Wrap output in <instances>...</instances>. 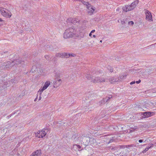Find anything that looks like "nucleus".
<instances>
[{
    "label": "nucleus",
    "mask_w": 156,
    "mask_h": 156,
    "mask_svg": "<svg viewBox=\"0 0 156 156\" xmlns=\"http://www.w3.org/2000/svg\"><path fill=\"white\" fill-rule=\"evenodd\" d=\"M62 83V80L61 79H59L56 80L54 83V87L57 88L59 87Z\"/></svg>",
    "instance_id": "ddd939ff"
},
{
    "label": "nucleus",
    "mask_w": 156,
    "mask_h": 156,
    "mask_svg": "<svg viewBox=\"0 0 156 156\" xmlns=\"http://www.w3.org/2000/svg\"><path fill=\"white\" fill-rule=\"evenodd\" d=\"M69 55L66 53H58L55 55V56L58 57H68Z\"/></svg>",
    "instance_id": "9b49d317"
},
{
    "label": "nucleus",
    "mask_w": 156,
    "mask_h": 156,
    "mask_svg": "<svg viewBox=\"0 0 156 156\" xmlns=\"http://www.w3.org/2000/svg\"><path fill=\"white\" fill-rule=\"evenodd\" d=\"M0 12L3 16L9 18L11 17L12 15L11 12L9 10L5 8L1 7L0 8Z\"/></svg>",
    "instance_id": "7ed1b4c3"
},
{
    "label": "nucleus",
    "mask_w": 156,
    "mask_h": 156,
    "mask_svg": "<svg viewBox=\"0 0 156 156\" xmlns=\"http://www.w3.org/2000/svg\"><path fill=\"white\" fill-rule=\"evenodd\" d=\"M93 36L94 38H96V36L95 35H93Z\"/></svg>",
    "instance_id": "37998d69"
},
{
    "label": "nucleus",
    "mask_w": 156,
    "mask_h": 156,
    "mask_svg": "<svg viewBox=\"0 0 156 156\" xmlns=\"http://www.w3.org/2000/svg\"><path fill=\"white\" fill-rule=\"evenodd\" d=\"M142 115V117L144 118H146L153 115L154 113L153 112H147L141 113Z\"/></svg>",
    "instance_id": "9d476101"
},
{
    "label": "nucleus",
    "mask_w": 156,
    "mask_h": 156,
    "mask_svg": "<svg viewBox=\"0 0 156 156\" xmlns=\"http://www.w3.org/2000/svg\"><path fill=\"white\" fill-rule=\"evenodd\" d=\"M139 143H142V142H143V140H139Z\"/></svg>",
    "instance_id": "c9c22d12"
},
{
    "label": "nucleus",
    "mask_w": 156,
    "mask_h": 156,
    "mask_svg": "<svg viewBox=\"0 0 156 156\" xmlns=\"http://www.w3.org/2000/svg\"><path fill=\"white\" fill-rule=\"evenodd\" d=\"M38 95H37L36 98L34 100V101H37V99L38 98Z\"/></svg>",
    "instance_id": "72a5a7b5"
},
{
    "label": "nucleus",
    "mask_w": 156,
    "mask_h": 156,
    "mask_svg": "<svg viewBox=\"0 0 156 156\" xmlns=\"http://www.w3.org/2000/svg\"><path fill=\"white\" fill-rule=\"evenodd\" d=\"M100 43H102V41L101 40V41H100Z\"/></svg>",
    "instance_id": "a18cd8bd"
},
{
    "label": "nucleus",
    "mask_w": 156,
    "mask_h": 156,
    "mask_svg": "<svg viewBox=\"0 0 156 156\" xmlns=\"http://www.w3.org/2000/svg\"><path fill=\"white\" fill-rule=\"evenodd\" d=\"M17 150L16 149H14L10 153L11 156H20V154L17 152Z\"/></svg>",
    "instance_id": "2eb2a0df"
},
{
    "label": "nucleus",
    "mask_w": 156,
    "mask_h": 156,
    "mask_svg": "<svg viewBox=\"0 0 156 156\" xmlns=\"http://www.w3.org/2000/svg\"><path fill=\"white\" fill-rule=\"evenodd\" d=\"M135 128H131V129H130V131H129V132H133V131H134V130L136 129L137 128V127H134Z\"/></svg>",
    "instance_id": "5701e85b"
},
{
    "label": "nucleus",
    "mask_w": 156,
    "mask_h": 156,
    "mask_svg": "<svg viewBox=\"0 0 156 156\" xmlns=\"http://www.w3.org/2000/svg\"><path fill=\"white\" fill-rule=\"evenodd\" d=\"M138 3V1L136 0L133 2L130 5H125L122 7L123 10L126 12L131 11L135 8Z\"/></svg>",
    "instance_id": "f03ea898"
},
{
    "label": "nucleus",
    "mask_w": 156,
    "mask_h": 156,
    "mask_svg": "<svg viewBox=\"0 0 156 156\" xmlns=\"http://www.w3.org/2000/svg\"><path fill=\"white\" fill-rule=\"evenodd\" d=\"M82 30L78 27H71L66 29L63 34L64 38L67 39L73 37H77L81 36Z\"/></svg>",
    "instance_id": "f257e3e1"
},
{
    "label": "nucleus",
    "mask_w": 156,
    "mask_h": 156,
    "mask_svg": "<svg viewBox=\"0 0 156 156\" xmlns=\"http://www.w3.org/2000/svg\"><path fill=\"white\" fill-rule=\"evenodd\" d=\"M33 154L34 156H41V151L40 150H38L33 153Z\"/></svg>",
    "instance_id": "f3484780"
},
{
    "label": "nucleus",
    "mask_w": 156,
    "mask_h": 156,
    "mask_svg": "<svg viewBox=\"0 0 156 156\" xmlns=\"http://www.w3.org/2000/svg\"><path fill=\"white\" fill-rule=\"evenodd\" d=\"M98 72H97V73L98 74Z\"/></svg>",
    "instance_id": "de8ad7c7"
},
{
    "label": "nucleus",
    "mask_w": 156,
    "mask_h": 156,
    "mask_svg": "<svg viewBox=\"0 0 156 156\" xmlns=\"http://www.w3.org/2000/svg\"><path fill=\"white\" fill-rule=\"evenodd\" d=\"M68 54L69 55L68 57H66L67 58H68L70 56L71 57H74L76 56V55L74 54H69L68 53Z\"/></svg>",
    "instance_id": "4be33fe9"
},
{
    "label": "nucleus",
    "mask_w": 156,
    "mask_h": 156,
    "mask_svg": "<svg viewBox=\"0 0 156 156\" xmlns=\"http://www.w3.org/2000/svg\"><path fill=\"white\" fill-rule=\"evenodd\" d=\"M155 44H156V43Z\"/></svg>",
    "instance_id": "8fccbe9b"
},
{
    "label": "nucleus",
    "mask_w": 156,
    "mask_h": 156,
    "mask_svg": "<svg viewBox=\"0 0 156 156\" xmlns=\"http://www.w3.org/2000/svg\"><path fill=\"white\" fill-rule=\"evenodd\" d=\"M83 3L84 5H86V7L88 10V13L90 15L92 14L95 10V8L92 6L91 5L89 4L88 2H83Z\"/></svg>",
    "instance_id": "39448f33"
},
{
    "label": "nucleus",
    "mask_w": 156,
    "mask_h": 156,
    "mask_svg": "<svg viewBox=\"0 0 156 156\" xmlns=\"http://www.w3.org/2000/svg\"><path fill=\"white\" fill-rule=\"evenodd\" d=\"M109 150H116V147H110L109 148Z\"/></svg>",
    "instance_id": "cd10ccee"
},
{
    "label": "nucleus",
    "mask_w": 156,
    "mask_h": 156,
    "mask_svg": "<svg viewBox=\"0 0 156 156\" xmlns=\"http://www.w3.org/2000/svg\"><path fill=\"white\" fill-rule=\"evenodd\" d=\"M74 146H75V147H77L78 150H79V149L81 148V147L79 145H75Z\"/></svg>",
    "instance_id": "393cba45"
},
{
    "label": "nucleus",
    "mask_w": 156,
    "mask_h": 156,
    "mask_svg": "<svg viewBox=\"0 0 156 156\" xmlns=\"http://www.w3.org/2000/svg\"><path fill=\"white\" fill-rule=\"evenodd\" d=\"M109 70H110V72H113V69H109Z\"/></svg>",
    "instance_id": "4c0bfd02"
},
{
    "label": "nucleus",
    "mask_w": 156,
    "mask_h": 156,
    "mask_svg": "<svg viewBox=\"0 0 156 156\" xmlns=\"http://www.w3.org/2000/svg\"><path fill=\"white\" fill-rule=\"evenodd\" d=\"M89 35L91 37L92 35V33H91V32L89 34Z\"/></svg>",
    "instance_id": "ea45409f"
},
{
    "label": "nucleus",
    "mask_w": 156,
    "mask_h": 156,
    "mask_svg": "<svg viewBox=\"0 0 156 156\" xmlns=\"http://www.w3.org/2000/svg\"><path fill=\"white\" fill-rule=\"evenodd\" d=\"M95 32V30H92L91 31V33H94V32Z\"/></svg>",
    "instance_id": "e433bc0d"
},
{
    "label": "nucleus",
    "mask_w": 156,
    "mask_h": 156,
    "mask_svg": "<svg viewBox=\"0 0 156 156\" xmlns=\"http://www.w3.org/2000/svg\"><path fill=\"white\" fill-rule=\"evenodd\" d=\"M135 83V81L131 82L130 83V84L132 85V84H134Z\"/></svg>",
    "instance_id": "f704fd0d"
},
{
    "label": "nucleus",
    "mask_w": 156,
    "mask_h": 156,
    "mask_svg": "<svg viewBox=\"0 0 156 156\" xmlns=\"http://www.w3.org/2000/svg\"><path fill=\"white\" fill-rule=\"evenodd\" d=\"M2 21H3V20H2V19L0 18V21L1 22Z\"/></svg>",
    "instance_id": "c03bdc74"
},
{
    "label": "nucleus",
    "mask_w": 156,
    "mask_h": 156,
    "mask_svg": "<svg viewBox=\"0 0 156 156\" xmlns=\"http://www.w3.org/2000/svg\"><path fill=\"white\" fill-rule=\"evenodd\" d=\"M141 82V80H139L138 81H136V83H140Z\"/></svg>",
    "instance_id": "473e14b6"
},
{
    "label": "nucleus",
    "mask_w": 156,
    "mask_h": 156,
    "mask_svg": "<svg viewBox=\"0 0 156 156\" xmlns=\"http://www.w3.org/2000/svg\"><path fill=\"white\" fill-rule=\"evenodd\" d=\"M79 20L75 18H73V19L71 18H69L68 19L67 22H71L73 24H76V23H77L79 22Z\"/></svg>",
    "instance_id": "f8f14e48"
},
{
    "label": "nucleus",
    "mask_w": 156,
    "mask_h": 156,
    "mask_svg": "<svg viewBox=\"0 0 156 156\" xmlns=\"http://www.w3.org/2000/svg\"><path fill=\"white\" fill-rule=\"evenodd\" d=\"M106 81V80L104 78H101L99 77H95L93 79H92V81L94 83H96L99 82H105Z\"/></svg>",
    "instance_id": "423d86ee"
},
{
    "label": "nucleus",
    "mask_w": 156,
    "mask_h": 156,
    "mask_svg": "<svg viewBox=\"0 0 156 156\" xmlns=\"http://www.w3.org/2000/svg\"><path fill=\"white\" fill-rule=\"evenodd\" d=\"M48 131V129H44L37 132L36 136L39 138H42L45 136L47 133Z\"/></svg>",
    "instance_id": "20e7f679"
},
{
    "label": "nucleus",
    "mask_w": 156,
    "mask_h": 156,
    "mask_svg": "<svg viewBox=\"0 0 156 156\" xmlns=\"http://www.w3.org/2000/svg\"><path fill=\"white\" fill-rule=\"evenodd\" d=\"M121 23H122V24H123L125 23V22L124 21H121Z\"/></svg>",
    "instance_id": "58836bf2"
},
{
    "label": "nucleus",
    "mask_w": 156,
    "mask_h": 156,
    "mask_svg": "<svg viewBox=\"0 0 156 156\" xmlns=\"http://www.w3.org/2000/svg\"><path fill=\"white\" fill-rule=\"evenodd\" d=\"M151 146L150 147H147L146 148H147L148 149V150L151 148Z\"/></svg>",
    "instance_id": "a19ab883"
},
{
    "label": "nucleus",
    "mask_w": 156,
    "mask_h": 156,
    "mask_svg": "<svg viewBox=\"0 0 156 156\" xmlns=\"http://www.w3.org/2000/svg\"><path fill=\"white\" fill-rule=\"evenodd\" d=\"M9 83H16L17 82V80L16 79H14L13 80H10V81L9 82Z\"/></svg>",
    "instance_id": "412c9836"
},
{
    "label": "nucleus",
    "mask_w": 156,
    "mask_h": 156,
    "mask_svg": "<svg viewBox=\"0 0 156 156\" xmlns=\"http://www.w3.org/2000/svg\"><path fill=\"white\" fill-rule=\"evenodd\" d=\"M34 154H32V155H31L30 156H34Z\"/></svg>",
    "instance_id": "49530a36"
},
{
    "label": "nucleus",
    "mask_w": 156,
    "mask_h": 156,
    "mask_svg": "<svg viewBox=\"0 0 156 156\" xmlns=\"http://www.w3.org/2000/svg\"><path fill=\"white\" fill-rule=\"evenodd\" d=\"M146 19L149 21H153L151 13L148 11L146 10L145 12Z\"/></svg>",
    "instance_id": "1a4fd4ad"
},
{
    "label": "nucleus",
    "mask_w": 156,
    "mask_h": 156,
    "mask_svg": "<svg viewBox=\"0 0 156 156\" xmlns=\"http://www.w3.org/2000/svg\"><path fill=\"white\" fill-rule=\"evenodd\" d=\"M152 92L153 93H155L156 92V88H155L154 89H153V91Z\"/></svg>",
    "instance_id": "2f4dec72"
},
{
    "label": "nucleus",
    "mask_w": 156,
    "mask_h": 156,
    "mask_svg": "<svg viewBox=\"0 0 156 156\" xmlns=\"http://www.w3.org/2000/svg\"><path fill=\"white\" fill-rule=\"evenodd\" d=\"M135 146L134 144H131L129 145H123L122 146H119V148L120 149L124 148L125 147L129 148L130 147H133Z\"/></svg>",
    "instance_id": "dca6fc26"
},
{
    "label": "nucleus",
    "mask_w": 156,
    "mask_h": 156,
    "mask_svg": "<svg viewBox=\"0 0 156 156\" xmlns=\"http://www.w3.org/2000/svg\"><path fill=\"white\" fill-rule=\"evenodd\" d=\"M134 24L133 22V21H130L128 23L129 25H133Z\"/></svg>",
    "instance_id": "a878e982"
},
{
    "label": "nucleus",
    "mask_w": 156,
    "mask_h": 156,
    "mask_svg": "<svg viewBox=\"0 0 156 156\" xmlns=\"http://www.w3.org/2000/svg\"><path fill=\"white\" fill-rule=\"evenodd\" d=\"M41 75H44V74L43 73H41Z\"/></svg>",
    "instance_id": "79ce46f5"
},
{
    "label": "nucleus",
    "mask_w": 156,
    "mask_h": 156,
    "mask_svg": "<svg viewBox=\"0 0 156 156\" xmlns=\"http://www.w3.org/2000/svg\"><path fill=\"white\" fill-rule=\"evenodd\" d=\"M50 83L51 82L50 81H47L45 82L43 87L39 90L38 91V93L39 92H42L44 90H46L48 87L50 85Z\"/></svg>",
    "instance_id": "6e6552de"
},
{
    "label": "nucleus",
    "mask_w": 156,
    "mask_h": 156,
    "mask_svg": "<svg viewBox=\"0 0 156 156\" xmlns=\"http://www.w3.org/2000/svg\"><path fill=\"white\" fill-rule=\"evenodd\" d=\"M44 57H45V58L46 59H47L48 60V61L49 60V57L48 55H45L44 56Z\"/></svg>",
    "instance_id": "c85d7f7f"
},
{
    "label": "nucleus",
    "mask_w": 156,
    "mask_h": 156,
    "mask_svg": "<svg viewBox=\"0 0 156 156\" xmlns=\"http://www.w3.org/2000/svg\"><path fill=\"white\" fill-rule=\"evenodd\" d=\"M86 77L88 79H90L91 78V75H88V74L86 76Z\"/></svg>",
    "instance_id": "b1692460"
},
{
    "label": "nucleus",
    "mask_w": 156,
    "mask_h": 156,
    "mask_svg": "<svg viewBox=\"0 0 156 156\" xmlns=\"http://www.w3.org/2000/svg\"><path fill=\"white\" fill-rule=\"evenodd\" d=\"M33 69H34V71H35V70H36V69H37V68L35 66H33L32 68V71L33 72Z\"/></svg>",
    "instance_id": "7c9ffc66"
},
{
    "label": "nucleus",
    "mask_w": 156,
    "mask_h": 156,
    "mask_svg": "<svg viewBox=\"0 0 156 156\" xmlns=\"http://www.w3.org/2000/svg\"><path fill=\"white\" fill-rule=\"evenodd\" d=\"M0 156H1L0 155Z\"/></svg>",
    "instance_id": "09e8293b"
},
{
    "label": "nucleus",
    "mask_w": 156,
    "mask_h": 156,
    "mask_svg": "<svg viewBox=\"0 0 156 156\" xmlns=\"http://www.w3.org/2000/svg\"><path fill=\"white\" fill-rule=\"evenodd\" d=\"M40 92V96L39 97V101H40V100L41 99V94L42 93V92Z\"/></svg>",
    "instance_id": "bb28decb"
},
{
    "label": "nucleus",
    "mask_w": 156,
    "mask_h": 156,
    "mask_svg": "<svg viewBox=\"0 0 156 156\" xmlns=\"http://www.w3.org/2000/svg\"><path fill=\"white\" fill-rule=\"evenodd\" d=\"M111 96H109V97H106L105 98H104L101 101V103H103L107 102V101L109 100V99L111 98Z\"/></svg>",
    "instance_id": "a211bd4d"
},
{
    "label": "nucleus",
    "mask_w": 156,
    "mask_h": 156,
    "mask_svg": "<svg viewBox=\"0 0 156 156\" xmlns=\"http://www.w3.org/2000/svg\"><path fill=\"white\" fill-rule=\"evenodd\" d=\"M148 150V149L147 148H146L144 151H143L142 152L143 153H144L146 152Z\"/></svg>",
    "instance_id": "c756f323"
},
{
    "label": "nucleus",
    "mask_w": 156,
    "mask_h": 156,
    "mask_svg": "<svg viewBox=\"0 0 156 156\" xmlns=\"http://www.w3.org/2000/svg\"><path fill=\"white\" fill-rule=\"evenodd\" d=\"M22 61L21 60L19 59L16 60L14 61H12V62H7V65H6V67L8 68L9 67V66H10V67L14 65V63H16V64H18L19 63H21Z\"/></svg>",
    "instance_id": "0eeeda50"
},
{
    "label": "nucleus",
    "mask_w": 156,
    "mask_h": 156,
    "mask_svg": "<svg viewBox=\"0 0 156 156\" xmlns=\"http://www.w3.org/2000/svg\"><path fill=\"white\" fill-rule=\"evenodd\" d=\"M110 136H109V137H108L106 138H108V139H109L110 138V140H109V142H108V144L114 141V140H115V139H113V138H115V137H109Z\"/></svg>",
    "instance_id": "6ab92c4d"
},
{
    "label": "nucleus",
    "mask_w": 156,
    "mask_h": 156,
    "mask_svg": "<svg viewBox=\"0 0 156 156\" xmlns=\"http://www.w3.org/2000/svg\"><path fill=\"white\" fill-rule=\"evenodd\" d=\"M126 76V75H124L120 76L119 77H118V78H119L120 80L121 79H123L125 78Z\"/></svg>",
    "instance_id": "aec40b11"
},
{
    "label": "nucleus",
    "mask_w": 156,
    "mask_h": 156,
    "mask_svg": "<svg viewBox=\"0 0 156 156\" xmlns=\"http://www.w3.org/2000/svg\"><path fill=\"white\" fill-rule=\"evenodd\" d=\"M119 80V78H116V77H111L109 79V81L111 83H114L115 82L118 81Z\"/></svg>",
    "instance_id": "4468645a"
}]
</instances>
